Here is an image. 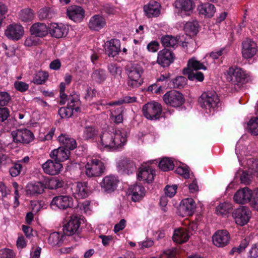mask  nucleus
<instances>
[{
    "label": "nucleus",
    "instance_id": "obj_59",
    "mask_svg": "<svg viewBox=\"0 0 258 258\" xmlns=\"http://www.w3.org/2000/svg\"><path fill=\"white\" fill-rule=\"evenodd\" d=\"M249 244V239L245 238L243 239L238 247H233L232 249L233 252H237L238 253L241 252L242 251L245 249Z\"/></svg>",
    "mask_w": 258,
    "mask_h": 258
},
{
    "label": "nucleus",
    "instance_id": "obj_51",
    "mask_svg": "<svg viewBox=\"0 0 258 258\" xmlns=\"http://www.w3.org/2000/svg\"><path fill=\"white\" fill-rule=\"evenodd\" d=\"M64 185V181L58 178L53 177L48 181V187L51 189H56L62 187Z\"/></svg>",
    "mask_w": 258,
    "mask_h": 258
},
{
    "label": "nucleus",
    "instance_id": "obj_62",
    "mask_svg": "<svg viewBox=\"0 0 258 258\" xmlns=\"http://www.w3.org/2000/svg\"><path fill=\"white\" fill-rule=\"evenodd\" d=\"M11 100V96L6 92H0V106H5Z\"/></svg>",
    "mask_w": 258,
    "mask_h": 258
},
{
    "label": "nucleus",
    "instance_id": "obj_52",
    "mask_svg": "<svg viewBox=\"0 0 258 258\" xmlns=\"http://www.w3.org/2000/svg\"><path fill=\"white\" fill-rule=\"evenodd\" d=\"M172 86L174 88H182L186 85L187 79L183 76H178L172 81Z\"/></svg>",
    "mask_w": 258,
    "mask_h": 258
},
{
    "label": "nucleus",
    "instance_id": "obj_17",
    "mask_svg": "<svg viewBox=\"0 0 258 258\" xmlns=\"http://www.w3.org/2000/svg\"><path fill=\"white\" fill-rule=\"evenodd\" d=\"M106 25L105 17L99 14H96L91 17L88 23L89 29L92 31H99Z\"/></svg>",
    "mask_w": 258,
    "mask_h": 258
},
{
    "label": "nucleus",
    "instance_id": "obj_64",
    "mask_svg": "<svg viewBox=\"0 0 258 258\" xmlns=\"http://www.w3.org/2000/svg\"><path fill=\"white\" fill-rule=\"evenodd\" d=\"M177 186L173 185L172 186L167 185L164 188L165 194L167 197L172 198L176 193Z\"/></svg>",
    "mask_w": 258,
    "mask_h": 258
},
{
    "label": "nucleus",
    "instance_id": "obj_48",
    "mask_svg": "<svg viewBox=\"0 0 258 258\" xmlns=\"http://www.w3.org/2000/svg\"><path fill=\"white\" fill-rule=\"evenodd\" d=\"M91 78L96 82L101 84L106 79V74L103 70H96L92 74Z\"/></svg>",
    "mask_w": 258,
    "mask_h": 258
},
{
    "label": "nucleus",
    "instance_id": "obj_28",
    "mask_svg": "<svg viewBox=\"0 0 258 258\" xmlns=\"http://www.w3.org/2000/svg\"><path fill=\"white\" fill-rule=\"evenodd\" d=\"M132 199L134 202H139L145 196L146 190L141 184H134L129 188Z\"/></svg>",
    "mask_w": 258,
    "mask_h": 258
},
{
    "label": "nucleus",
    "instance_id": "obj_30",
    "mask_svg": "<svg viewBox=\"0 0 258 258\" xmlns=\"http://www.w3.org/2000/svg\"><path fill=\"white\" fill-rule=\"evenodd\" d=\"M189 238V234L187 230L184 228H179L174 230L172 236L173 240L178 244L186 242Z\"/></svg>",
    "mask_w": 258,
    "mask_h": 258
},
{
    "label": "nucleus",
    "instance_id": "obj_42",
    "mask_svg": "<svg viewBox=\"0 0 258 258\" xmlns=\"http://www.w3.org/2000/svg\"><path fill=\"white\" fill-rule=\"evenodd\" d=\"M183 73L184 75H188V78L191 81L196 80L199 82H202L204 79V76L203 73L200 72H194L190 69H184Z\"/></svg>",
    "mask_w": 258,
    "mask_h": 258
},
{
    "label": "nucleus",
    "instance_id": "obj_34",
    "mask_svg": "<svg viewBox=\"0 0 258 258\" xmlns=\"http://www.w3.org/2000/svg\"><path fill=\"white\" fill-rule=\"evenodd\" d=\"M198 10L200 14L211 18L214 16L216 9L213 4L206 3L198 6Z\"/></svg>",
    "mask_w": 258,
    "mask_h": 258
},
{
    "label": "nucleus",
    "instance_id": "obj_46",
    "mask_svg": "<svg viewBox=\"0 0 258 258\" xmlns=\"http://www.w3.org/2000/svg\"><path fill=\"white\" fill-rule=\"evenodd\" d=\"M184 30L187 34L195 35L198 32V24L197 21L187 22L184 25Z\"/></svg>",
    "mask_w": 258,
    "mask_h": 258
},
{
    "label": "nucleus",
    "instance_id": "obj_36",
    "mask_svg": "<svg viewBox=\"0 0 258 258\" xmlns=\"http://www.w3.org/2000/svg\"><path fill=\"white\" fill-rule=\"evenodd\" d=\"M67 101H68L67 106L72 108L75 112H78L80 111V101L78 94L74 93L69 96L67 95Z\"/></svg>",
    "mask_w": 258,
    "mask_h": 258
},
{
    "label": "nucleus",
    "instance_id": "obj_15",
    "mask_svg": "<svg viewBox=\"0 0 258 258\" xmlns=\"http://www.w3.org/2000/svg\"><path fill=\"white\" fill-rule=\"evenodd\" d=\"M80 226V219L77 216L73 215L69 221L63 228L64 234L71 236L76 234Z\"/></svg>",
    "mask_w": 258,
    "mask_h": 258
},
{
    "label": "nucleus",
    "instance_id": "obj_5",
    "mask_svg": "<svg viewBox=\"0 0 258 258\" xmlns=\"http://www.w3.org/2000/svg\"><path fill=\"white\" fill-rule=\"evenodd\" d=\"M200 106L211 111L218 106L219 103V97L215 91H207L202 93L199 99Z\"/></svg>",
    "mask_w": 258,
    "mask_h": 258
},
{
    "label": "nucleus",
    "instance_id": "obj_20",
    "mask_svg": "<svg viewBox=\"0 0 258 258\" xmlns=\"http://www.w3.org/2000/svg\"><path fill=\"white\" fill-rule=\"evenodd\" d=\"M230 240V235L226 230L217 231L213 236V242L218 247H224L228 244Z\"/></svg>",
    "mask_w": 258,
    "mask_h": 258
},
{
    "label": "nucleus",
    "instance_id": "obj_33",
    "mask_svg": "<svg viewBox=\"0 0 258 258\" xmlns=\"http://www.w3.org/2000/svg\"><path fill=\"white\" fill-rule=\"evenodd\" d=\"M30 32L32 34L41 37L47 34L48 28L44 23H37L31 27Z\"/></svg>",
    "mask_w": 258,
    "mask_h": 258
},
{
    "label": "nucleus",
    "instance_id": "obj_7",
    "mask_svg": "<svg viewBox=\"0 0 258 258\" xmlns=\"http://www.w3.org/2000/svg\"><path fill=\"white\" fill-rule=\"evenodd\" d=\"M163 100L166 104L173 107L181 106L185 101L183 94L176 90L167 92L163 96Z\"/></svg>",
    "mask_w": 258,
    "mask_h": 258
},
{
    "label": "nucleus",
    "instance_id": "obj_9",
    "mask_svg": "<svg viewBox=\"0 0 258 258\" xmlns=\"http://www.w3.org/2000/svg\"><path fill=\"white\" fill-rule=\"evenodd\" d=\"M13 141L16 143L28 144L34 138L33 134L26 128H21L12 133Z\"/></svg>",
    "mask_w": 258,
    "mask_h": 258
},
{
    "label": "nucleus",
    "instance_id": "obj_16",
    "mask_svg": "<svg viewBox=\"0 0 258 258\" xmlns=\"http://www.w3.org/2000/svg\"><path fill=\"white\" fill-rule=\"evenodd\" d=\"M252 195V190L245 187L238 190L234 194L233 199L237 204H244L250 202Z\"/></svg>",
    "mask_w": 258,
    "mask_h": 258
},
{
    "label": "nucleus",
    "instance_id": "obj_43",
    "mask_svg": "<svg viewBox=\"0 0 258 258\" xmlns=\"http://www.w3.org/2000/svg\"><path fill=\"white\" fill-rule=\"evenodd\" d=\"M232 209V205L231 203L224 202L221 203L216 207V212L218 215L226 216Z\"/></svg>",
    "mask_w": 258,
    "mask_h": 258
},
{
    "label": "nucleus",
    "instance_id": "obj_47",
    "mask_svg": "<svg viewBox=\"0 0 258 258\" xmlns=\"http://www.w3.org/2000/svg\"><path fill=\"white\" fill-rule=\"evenodd\" d=\"M34 17V12L29 8L22 10L19 13V19L23 22H30L33 19Z\"/></svg>",
    "mask_w": 258,
    "mask_h": 258
},
{
    "label": "nucleus",
    "instance_id": "obj_25",
    "mask_svg": "<svg viewBox=\"0 0 258 258\" xmlns=\"http://www.w3.org/2000/svg\"><path fill=\"white\" fill-rule=\"evenodd\" d=\"M160 5L159 3L151 1L144 7V11L148 18L158 17L160 13Z\"/></svg>",
    "mask_w": 258,
    "mask_h": 258
},
{
    "label": "nucleus",
    "instance_id": "obj_22",
    "mask_svg": "<svg viewBox=\"0 0 258 258\" xmlns=\"http://www.w3.org/2000/svg\"><path fill=\"white\" fill-rule=\"evenodd\" d=\"M174 6L178 12H184L188 16L192 13L195 5L193 0H176Z\"/></svg>",
    "mask_w": 258,
    "mask_h": 258
},
{
    "label": "nucleus",
    "instance_id": "obj_40",
    "mask_svg": "<svg viewBox=\"0 0 258 258\" xmlns=\"http://www.w3.org/2000/svg\"><path fill=\"white\" fill-rule=\"evenodd\" d=\"M64 236L59 232L51 233L48 239L49 244L52 246H60L63 242Z\"/></svg>",
    "mask_w": 258,
    "mask_h": 258
},
{
    "label": "nucleus",
    "instance_id": "obj_50",
    "mask_svg": "<svg viewBox=\"0 0 258 258\" xmlns=\"http://www.w3.org/2000/svg\"><path fill=\"white\" fill-rule=\"evenodd\" d=\"M247 128L252 135H258V117L252 118L247 123Z\"/></svg>",
    "mask_w": 258,
    "mask_h": 258
},
{
    "label": "nucleus",
    "instance_id": "obj_13",
    "mask_svg": "<svg viewBox=\"0 0 258 258\" xmlns=\"http://www.w3.org/2000/svg\"><path fill=\"white\" fill-rule=\"evenodd\" d=\"M51 35L56 38L66 37L69 32V27L62 23H51L49 27Z\"/></svg>",
    "mask_w": 258,
    "mask_h": 258
},
{
    "label": "nucleus",
    "instance_id": "obj_24",
    "mask_svg": "<svg viewBox=\"0 0 258 258\" xmlns=\"http://www.w3.org/2000/svg\"><path fill=\"white\" fill-rule=\"evenodd\" d=\"M105 53L109 57H114L120 50V42L118 39H112L105 43Z\"/></svg>",
    "mask_w": 258,
    "mask_h": 258
},
{
    "label": "nucleus",
    "instance_id": "obj_8",
    "mask_svg": "<svg viewBox=\"0 0 258 258\" xmlns=\"http://www.w3.org/2000/svg\"><path fill=\"white\" fill-rule=\"evenodd\" d=\"M251 216V211L246 206H240L232 212V217L235 223L240 226L246 224Z\"/></svg>",
    "mask_w": 258,
    "mask_h": 258
},
{
    "label": "nucleus",
    "instance_id": "obj_45",
    "mask_svg": "<svg viewBox=\"0 0 258 258\" xmlns=\"http://www.w3.org/2000/svg\"><path fill=\"white\" fill-rule=\"evenodd\" d=\"M48 73L45 71H40L34 76L32 82L37 85L44 84L48 79Z\"/></svg>",
    "mask_w": 258,
    "mask_h": 258
},
{
    "label": "nucleus",
    "instance_id": "obj_60",
    "mask_svg": "<svg viewBox=\"0 0 258 258\" xmlns=\"http://www.w3.org/2000/svg\"><path fill=\"white\" fill-rule=\"evenodd\" d=\"M253 176L248 171H243L240 176L241 182L245 184H249L252 180Z\"/></svg>",
    "mask_w": 258,
    "mask_h": 258
},
{
    "label": "nucleus",
    "instance_id": "obj_26",
    "mask_svg": "<svg viewBox=\"0 0 258 258\" xmlns=\"http://www.w3.org/2000/svg\"><path fill=\"white\" fill-rule=\"evenodd\" d=\"M196 208V204L192 198H186L182 201V205L180 206V211L182 216H191L193 214Z\"/></svg>",
    "mask_w": 258,
    "mask_h": 258
},
{
    "label": "nucleus",
    "instance_id": "obj_54",
    "mask_svg": "<svg viewBox=\"0 0 258 258\" xmlns=\"http://www.w3.org/2000/svg\"><path fill=\"white\" fill-rule=\"evenodd\" d=\"M20 162V161H19L18 163H13L9 169V172L12 176L16 177L20 174L23 167Z\"/></svg>",
    "mask_w": 258,
    "mask_h": 258
},
{
    "label": "nucleus",
    "instance_id": "obj_29",
    "mask_svg": "<svg viewBox=\"0 0 258 258\" xmlns=\"http://www.w3.org/2000/svg\"><path fill=\"white\" fill-rule=\"evenodd\" d=\"M155 171L149 166H144L140 168L137 175L139 180L151 182L154 179Z\"/></svg>",
    "mask_w": 258,
    "mask_h": 258
},
{
    "label": "nucleus",
    "instance_id": "obj_10",
    "mask_svg": "<svg viewBox=\"0 0 258 258\" xmlns=\"http://www.w3.org/2000/svg\"><path fill=\"white\" fill-rule=\"evenodd\" d=\"M175 58L173 52L167 48H164L158 53L157 62L162 67H167L172 63Z\"/></svg>",
    "mask_w": 258,
    "mask_h": 258
},
{
    "label": "nucleus",
    "instance_id": "obj_11",
    "mask_svg": "<svg viewBox=\"0 0 258 258\" xmlns=\"http://www.w3.org/2000/svg\"><path fill=\"white\" fill-rule=\"evenodd\" d=\"M71 190L73 195L77 199L85 198L90 194L88 183L86 182H80L73 184L72 185Z\"/></svg>",
    "mask_w": 258,
    "mask_h": 258
},
{
    "label": "nucleus",
    "instance_id": "obj_35",
    "mask_svg": "<svg viewBox=\"0 0 258 258\" xmlns=\"http://www.w3.org/2000/svg\"><path fill=\"white\" fill-rule=\"evenodd\" d=\"M119 167L121 170L127 174L133 173L136 169L134 162L131 160L124 158L119 163Z\"/></svg>",
    "mask_w": 258,
    "mask_h": 258
},
{
    "label": "nucleus",
    "instance_id": "obj_23",
    "mask_svg": "<svg viewBox=\"0 0 258 258\" xmlns=\"http://www.w3.org/2000/svg\"><path fill=\"white\" fill-rule=\"evenodd\" d=\"M44 172L49 175H56L60 172L62 165L57 161L48 160L42 165Z\"/></svg>",
    "mask_w": 258,
    "mask_h": 258
},
{
    "label": "nucleus",
    "instance_id": "obj_19",
    "mask_svg": "<svg viewBox=\"0 0 258 258\" xmlns=\"http://www.w3.org/2000/svg\"><path fill=\"white\" fill-rule=\"evenodd\" d=\"M118 180L113 175L106 176L100 183L102 189L108 193L112 192L117 187Z\"/></svg>",
    "mask_w": 258,
    "mask_h": 258
},
{
    "label": "nucleus",
    "instance_id": "obj_44",
    "mask_svg": "<svg viewBox=\"0 0 258 258\" xmlns=\"http://www.w3.org/2000/svg\"><path fill=\"white\" fill-rule=\"evenodd\" d=\"M137 97H135V96L132 97V96H123L122 98L118 99V100L117 101L109 102L108 104L101 103L100 105H108L109 106L120 105L123 103H131L135 102L137 101Z\"/></svg>",
    "mask_w": 258,
    "mask_h": 258
},
{
    "label": "nucleus",
    "instance_id": "obj_31",
    "mask_svg": "<svg viewBox=\"0 0 258 258\" xmlns=\"http://www.w3.org/2000/svg\"><path fill=\"white\" fill-rule=\"evenodd\" d=\"M58 140L59 142L62 145L61 147L73 150L77 147V143L76 140L70 137L68 135H61L58 136Z\"/></svg>",
    "mask_w": 258,
    "mask_h": 258
},
{
    "label": "nucleus",
    "instance_id": "obj_61",
    "mask_svg": "<svg viewBox=\"0 0 258 258\" xmlns=\"http://www.w3.org/2000/svg\"><path fill=\"white\" fill-rule=\"evenodd\" d=\"M14 86L17 91L21 92H25L29 88V84L22 81H16Z\"/></svg>",
    "mask_w": 258,
    "mask_h": 258
},
{
    "label": "nucleus",
    "instance_id": "obj_37",
    "mask_svg": "<svg viewBox=\"0 0 258 258\" xmlns=\"http://www.w3.org/2000/svg\"><path fill=\"white\" fill-rule=\"evenodd\" d=\"M246 166L248 172L253 176L258 177V158H248L246 159Z\"/></svg>",
    "mask_w": 258,
    "mask_h": 258
},
{
    "label": "nucleus",
    "instance_id": "obj_14",
    "mask_svg": "<svg viewBox=\"0 0 258 258\" xmlns=\"http://www.w3.org/2000/svg\"><path fill=\"white\" fill-rule=\"evenodd\" d=\"M73 205V199L68 196H58L54 197L51 202L52 207H55L59 209L71 208Z\"/></svg>",
    "mask_w": 258,
    "mask_h": 258
},
{
    "label": "nucleus",
    "instance_id": "obj_63",
    "mask_svg": "<svg viewBox=\"0 0 258 258\" xmlns=\"http://www.w3.org/2000/svg\"><path fill=\"white\" fill-rule=\"evenodd\" d=\"M249 202L252 208L258 210V188L255 189L252 192V197Z\"/></svg>",
    "mask_w": 258,
    "mask_h": 258
},
{
    "label": "nucleus",
    "instance_id": "obj_58",
    "mask_svg": "<svg viewBox=\"0 0 258 258\" xmlns=\"http://www.w3.org/2000/svg\"><path fill=\"white\" fill-rule=\"evenodd\" d=\"M14 251L9 248H3L0 250V258H15Z\"/></svg>",
    "mask_w": 258,
    "mask_h": 258
},
{
    "label": "nucleus",
    "instance_id": "obj_53",
    "mask_svg": "<svg viewBox=\"0 0 258 258\" xmlns=\"http://www.w3.org/2000/svg\"><path fill=\"white\" fill-rule=\"evenodd\" d=\"M96 135V131L93 127L87 126L84 130L83 137L85 140L93 139Z\"/></svg>",
    "mask_w": 258,
    "mask_h": 258
},
{
    "label": "nucleus",
    "instance_id": "obj_38",
    "mask_svg": "<svg viewBox=\"0 0 258 258\" xmlns=\"http://www.w3.org/2000/svg\"><path fill=\"white\" fill-rule=\"evenodd\" d=\"M178 39L171 35H165L161 38V42L164 47L176 48L177 46Z\"/></svg>",
    "mask_w": 258,
    "mask_h": 258
},
{
    "label": "nucleus",
    "instance_id": "obj_56",
    "mask_svg": "<svg viewBox=\"0 0 258 258\" xmlns=\"http://www.w3.org/2000/svg\"><path fill=\"white\" fill-rule=\"evenodd\" d=\"M107 69L110 74L114 77L120 75L122 72L121 68L115 63H110L108 64Z\"/></svg>",
    "mask_w": 258,
    "mask_h": 258
},
{
    "label": "nucleus",
    "instance_id": "obj_1",
    "mask_svg": "<svg viewBox=\"0 0 258 258\" xmlns=\"http://www.w3.org/2000/svg\"><path fill=\"white\" fill-rule=\"evenodd\" d=\"M125 142L126 138L119 131L115 133L105 132L100 135L98 145L101 150H115L121 147Z\"/></svg>",
    "mask_w": 258,
    "mask_h": 258
},
{
    "label": "nucleus",
    "instance_id": "obj_18",
    "mask_svg": "<svg viewBox=\"0 0 258 258\" xmlns=\"http://www.w3.org/2000/svg\"><path fill=\"white\" fill-rule=\"evenodd\" d=\"M5 34L9 39L18 40L24 34L23 28L18 24L10 25L5 30Z\"/></svg>",
    "mask_w": 258,
    "mask_h": 258
},
{
    "label": "nucleus",
    "instance_id": "obj_12",
    "mask_svg": "<svg viewBox=\"0 0 258 258\" xmlns=\"http://www.w3.org/2000/svg\"><path fill=\"white\" fill-rule=\"evenodd\" d=\"M257 50L256 43L251 39L247 38L242 43V56L246 59L252 57Z\"/></svg>",
    "mask_w": 258,
    "mask_h": 258
},
{
    "label": "nucleus",
    "instance_id": "obj_6",
    "mask_svg": "<svg viewBox=\"0 0 258 258\" xmlns=\"http://www.w3.org/2000/svg\"><path fill=\"white\" fill-rule=\"evenodd\" d=\"M162 111L161 104L156 102H149L145 104L142 108L144 116L148 119H158Z\"/></svg>",
    "mask_w": 258,
    "mask_h": 258
},
{
    "label": "nucleus",
    "instance_id": "obj_32",
    "mask_svg": "<svg viewBox=\"0 0 258 258\" xmlns=\"http://www.w3.org/2000/svg\"><path fill=\"white\" fill-rule=\"evenodd\" d=\"M46 188L45 185L42 182L30 183L27 186V192L31 195L43 193Z\"/></svg>",
    "mask_w": 258,
    "mask_h": 258
},
{
    "label": "nucleus",
    "instance_id": "obj_41",
    "mask_svg": "<svg viewBox=\"0 0 258 258\" xmlns=\"http://www.w3.org/2000/svg\"><path fill=\"white\" fill-rule=\"evenodd\" d=\"M187 67V68L186 69H190V70H192V71H197L199 70H207V67L204 63L197 60L195 57H192L188 59Z\"/></svg>",
    "mask_w": 258,
    "mask_h": 258
},
{
    "label": "nucleus",
    "instance_id": "obj_3",
    "mask_svg": "<svg viewBox=\"0 0 258 258\" xmlns=\"http://www.w3.org/2000/svg\"><path fill=\"white\" fill-rule=\"evenodd\" d=\"M228 82L232 85L240 86L247 81L248 75L240 68L232 66L228 69L225 74Z\"/></svg>",
    "mask_w": 258,
    "mask_h": 258
},
{
    "label": "nucleus",
    "instance_id": "obj_39",
    "mask_svg": "<svg viewBox=\"0 0 258 258\" xmlns=\"http://www.w3.org/2000/svg\"><path fill=\"white\" fill-rule=\"evenodd\" d=\"M55 16V12L49 7L41 8L38 12V17L41 20L51 19Z\"/></svg>",
    "mask_w": 258,
    "mask_h": 258
},
{
    "label": "nucleus",
    "instance_id": "obj_57",
    "mask_svg": "<svg viewBox=\"0 0 258 258\" xmlns=\"http://www.w3.org/2000/svg\"><path fill=\"white\" fill-rule=\"evenodd\" d=\"M66 83L64 82L60 83L59 85V104L63 105L67 102V95L65 93Z\"/></svg>",
    "mask_w": 258,
    "mask_h": 258
},
{
    "label": "nucleus",
    "instance_id": "obj_55",
    "mask_svg": "<svg viewBox=\"0 0 258 258\" xmlns=\"http://www.w3.org/2000/svg\"><path fill=\"white\" fill-rule=\"evenodd\" d=\"M75 110L69 106L61 107L58 110V114L61 118H69L71 117Z\"/></svg>",
    "mask_w": 258,
    "mask_h": 258
},
{
    "label": "nucleus",
    "instance_id": "obj_4",
    "mask_svg": "<svg viewBox=\"0 0 258 258\" xmlns=\"http://www.w3.org/2000/svg\"><path fill=\"white\" fill-rule=\"evenodd\" d=\"M86 174L89 177H99L105 169L104 163L96 157L89 159L85 165Z\"/></svg>",
    "mask_w": 258,
    "mask_h": 258
},
{
    "label": "nucleus",
    "instance_id": "obj_21",
    "mask_svg": "<svg viewBox=\"0 0 258 258\" xmlns=\"http://www.w3.org/2000/svg\"><path fill=\"white\" fill-rule=\"evenodd\" d=\"M69 18L76 22H80L85 17V11L81 7L73 5L67 9Z\"/></svg>",
    "mask_w": 258,
    "mask_h": 258
},
{
    "label": "nucleus",
    "instance_id": "obj_27",
    "mask_svg": "<svg viewBox=\"0 0 258 258\" xmlns=\"http://www.w3.org/2000/svg\"><path fill=\"white\" fill-rule=\"evenodd\" d=\"M70 155V151L69 149H67L63 147H60L58 149L52 151L50 154V156L54 160H56L60 163L61 162L67 160Z\"/></svg>",
    "mask_w": 258,
    "mask_h": 258
},
{
    "label": "nucleus",
    "instance_id": "obj_49",
    "mask_svg": "<svg viewBox=\"0 0 258 258\" xmlns=\"http://www.w3.org/2000/svg\"><path fill=\"white\" fill-rule=\"evenodd\" d=\"M159 167L164 171L172 170L174 168L173 162L168 158H164L159 163Z\"/></svg>",
    "mask_w": 258,
    "mask_h": 258
},
{
    "label": "nucleus",
    "instance_id": "obj_2",
    "mask_svg": "<svg viewBox=\"0 0 258 258\" xmlns=\"http://www.w3.org/2000/svg\"><path fill=\"white\" fill-rule=\"evenodd\" d=\"M126 72L129 78L127 81L128 87L133 88H137L143 83L141 75L143 73L144 71L140 64L138 63H131L127 65L126 67Z\"/></svg>",
    "mask_w": 258,
    "mask_h": 258
}]
</instances>
